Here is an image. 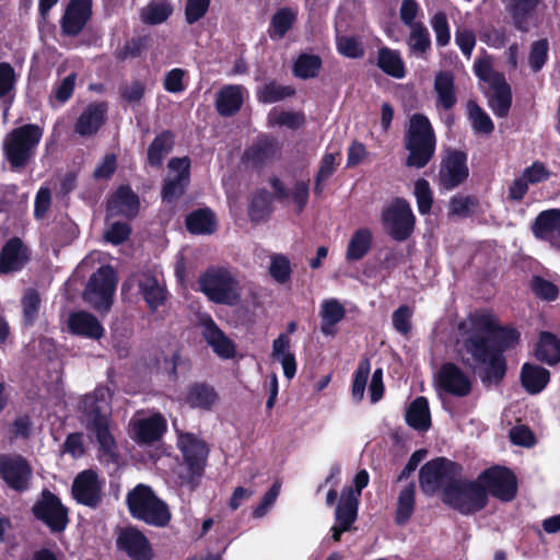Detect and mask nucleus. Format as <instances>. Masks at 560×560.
<instances>
[{
    "instance_id": "nucleus-1",
    "label": "nucleus",
    "mask_w": 560,
    "mask_h": 560,
    "mask_svg": "<svg viewBox=\"0 0 560 560\" xmlns=\"http://www.w3.org/2000/svg\"><path fill=\"white\" fill-rule=\"evenodd\" d=\"M460 328L468 334L464 340V349L483 368V381L500 382L506 373L503 352L518 342V331L498 327L489 316L478 313L471 314Z\"/></svg>"
},
{
    "instance_id": "nucleus-2",
    "label": "nucleus",
    "mask_w": 560,
    "mask_h": 560,
    "mask_svg": "<svg viewBox=\"0 0 560 560\" xmlns=\"http://www.w3.org/2000/svg\"><path fill=\"white\" fill-rule=\"evenodd\" d=\"M112 394L107 387H97L92 394L84 396L82 411L86 427L97 440L100 450L109 459L116 456V442L110 430Z\"/></svg>"
},
{
    "instance_id": "nucleus-3",
    "label": "nucleus",
    "mask_w": 560,
    "mask_h": 560,
    "mask_svg": "<svg viewBox=\"0 0 560 560\" xmlns=\"http://www.w3.org/2000/svg\"><path fill=\"white\" fill-rule=\"evenodd\" d=\"M406 149L409 151L406 164L411 167H424L435 152L436 139L432 125L422 114H413L406 132Z\"/></svg>"
},
{
    "instance_id": "nucleus-4",
    "label": "nucleus",
    "mask_w": 560,
    "mask_h": 560,
    "mask_svg": "<svg viewBox=\"0 0 560 560\" xmlns=\"http://www.w3.org/2000/svg\"><path fill=\"white\" fill-rule=\"evenodd\" d=\"M199 290L213 303L234 306L242 296L237 278L224 267H211L200 275Z\"/></svg>"
},
{
    "instance_id": "nucleus-5",
    "label": "nucleus",
    "mask_w": 560,
    "mask_h": 560,
    "mask_svg": "<svg viewBox=\"0 0 560 560\" xmlns=\"http://www.w3.org/2000/svg\"><path fill=\"white\" fill-rule=\"evenodd\" d=\"M43 129L34 124L14 128L3 140V151L12 170L24 167L35 154Z\"/></svg>"
},
{
    "instance_id": "nucleus-6",
    "label": "nucleus",
    "mask_w": 560,
    "mask_h": 560,
    "mask_svg": "<svg viewBox=\"0 0 560 560\" xmlns=\"http://www.w3.org/2000/svg\"><path fill=\"white\" fill-rule=\"evenodd\" d=\"M127 503L131 515L147 524L165 526L171 520L167 505L144 485H138L128 493Z\"/></svg>"
},
{
    "instance_id": "nucleus-7",
    "label": "nucleus",
    "mask_w": 560,
    "mask_h": 560,
    "mask_svg": "<svg viewBox=\"0 0 560 560\" xmlns=\"http://www.w3.org/2000/svg\"><path fill=\"white\" fill-rule=\"evenodd\" d=\"M443 501L463 514H471L486 506L488 494L479 478L470 481L457 477L444 491Z\"/></svg>"
},
{
    "instance_id": "nucleus-8",
    "label": "nucleus",
    "mask_w": 560,
    "mask_h": 560,
    "mask_svg": "<svg viewBox=\"0 0 560 560\" xmlns=\"http://www.w3.org/2000/svg\"><path fill=\"white\" fill-rule=\"evenodd\" d=\"M177 445L184 456L186 467V471L179 474L182 483L194 489L203 472L209 453L208 447L197 435L184 432H178Z\"/></svg>"
},
{
    "instance_id": "nucleus-9",
    "label": "nucleus",
    "mask_w": 560,
    "mask_h": 560,
    "mask_svg": "<svg viewBox=\"0 0 560 560\" xmlns=\"http://www.w3.org/2000/svg\"><path fill=\"white\" fill-rule=\"evenodd\" d=\"M460 470L462 467L450 459L443 457L432 459L419 471L421 490L428 495H432L440 489L444 492L460 476Z\"/></svg>"
},
{
    "instance_id": "nucleus-10",
    "label": "nucleus",
    "mask_w": 560,
    "mask_h": 560,
    "mask_svg": "<svg viewBox=\"0 0 560 560\" xmlns=\"http://www.w3.org/2000/svg\"><path fill=\"white\" fill-rule=\"evenodd\" d=\"M117 285V276L109 266L94 272L84 291V300L97 311H108Z\"/></svg>"
},
{
    "instance_id": "nucleus-11",
    "label": "nucleus",
    "mask_w": 560,
    "mask_h": 560,
    "mask_svg": "<svg viewBox=\"0 0 560 560\" xmlns=\"http://www.w3.org/2000/svg\"><path fill=\"white\" fill-rule=\"evenodd\" d=\"M415 222L411 207L405 199H395L382 212L384 230L398 242L405 241L411 235Z\"/></svg>"
},
{
    "instance_id": "nucleus-12",
    "label": "nucleus",
    "mask_w": 560,
    "mask_h": 560,
    "mask_svg": "<svg viewBox=\"0 0 560 560\" xmlns=\"http://www.w3.org/2000/svg\"><path fill=\"white\" fill-rule=\"evenodd\" d=\"M132 285L138 287L139 293L142 295L150 308L159 307L166 300V290L163 279L153 270L132 275L122 284V290L129 289Z\"/></svg>"
},
{
    "instance_id": "nucleus-13",
    "label": "nucleus",
    "mask_w": 560,
    "mask_h": 560,
    "mask_svg": "<svg viewBox=\"0 0 560 560\" xmlns=\"http://www.w3.org/2000/svg\"><path fill=\"white\" fill-rule=\"evenodd\" d=\"M478 478L487 493L490 492L502 501H511L516 495V477L508 468L491 467L485 470Z\"/></svg>"
},
{
    "instance_id": "nucleus-14",
    "label": "nucleus",
    "mask_w": 560,
    "mask_h": 560,
    "mask_svg": "<svg viewBox=\"0 0 560 560\" xmlns=\"http://www.w3.org/2000/svg\"><path fill=\"white\" fill-rule=\"evenodd\" d=\"M34 515L44 522L52 532H61L68 524V511L60 500L49 491L33 505Z\"/></svg>"
},
{
    "instance_id": "nucleus-15",
    "label": "nucleus",
    "mask_w": 560,
    "mask_h": 560,
    "mask_svg": "<svg viewBox=\"0 0 560 560\" xmlns=\"http://www.w3.org/2000/svg\"><path fill=\"white\" fill-rule=\"evenodd\" d=\"M440 390L456 397H466L472 388L471 377L455 363H444L435 376Z\"/></svg>"
},
{
    "instance_id": "nucleus-16",
    "label": "nucleus",
    "mask_w": 560,
    "mask_h": 560,
    "mask_svg": "<svg viewBox=\"0 0 560 560\" xmlns=\"http://www.w3.org/2000/svg\"><path fill=\"white\" fill-rule=\"evenodd\" d=\"M468 174L466 154L457 150H450L441 162L439 184L444 189L451 190L464 183Z\"/></svg>"
},
{
    "instance_id": "nucleus-17",
    "label": "nucleus",
    "mask_w": 560,
    "mask_h": 560,
    "mask_svg": "<svg viewBox=\"0 0 560 560\" xmlns=\"http://www.w3.org/2000/svg\"><path fill=\"white\" fill-rule=\"evenodd\" d=\"M199 326L207 345L219 358L226 360L235 357L234 341L220 329L210 315L202 314L199 317Z\"/></svg>"
},
{
    "instance_id": "nucleus-18",
    "label": "nucleus",
    "mask_w": 560,
    "mask_h": 560,
    "mask_svg": "<svg viewBox=\"0 0 560 560\" xmlns=\"http://www.w3.org/2000/svg\"><path fill=\"white\" fill-rule=\"evenodd\" d=\"M0 476L10 488L22 492L28 488L32 469L23 457L3 455L0 456Z\"/></svg>"
},
{
    "instance_id": "nucleus-19",
    "label": "nucleus",
    "mask_w": 560,
    "mask_h": 560,
    "mask_svg": "<svg viewBox=\"0 0 560 560\" xmlns=\"http://www.w3.org/2000/svg\"><path fill=\"white\" fill-rule=\"evenodd\" d=\"M103 481L93 470L80 472L72 483V495L81 504L95 508L102 500Z\"/></svg>"
},
{
    "instance_id": "nucleus-20",
    "label": "nucleus",
    "mask_w": 560,
    "mask_h": 560,
    "mask_svg": "<svg viewBox=\"0 0 560 560\" xmlns=\"http://www.w3.org/2000/svg\"><path fill=\"white\" fill-rule=\"evenodd\" d=\"M189 168L190 160L186 156L174 158L168 162L170 172L162 190L165 200L172 201L182 196L189 182Z\"/></svg>"
},
{
    "instance_id": "nucleus-21",
    "label": "nucleus",
    "mask_w": 560,
    "mask_h": 560,
    "mask_svg": "<svg viewBox=\"0 0 560 560\" xmlns=\"http://www.w3.org/2000/svg\"><path fill=\"white\" fill-rule=\"evenodd\" d=\"M166 420L161 413H152L147 417H133L130 420L132 438L139 443H152L158 441L166 431Z\"/></svg>"
},
{
    "instance_id": "nucleus-22",
    "label": "nucleus",
    "mask_w": 560,
    "mask_h": 560,
    "mask_svg": "<svg viewBox=\"0 0 560 560\" xmlns=\"http://www.w3.org/2000/svg\"><path fill=\"white\" fill-rule=\"evenodd\" d=\"M107 105L103 102L89 104L74 124V132L81 137H92L104 125Z\"/></svg>"
},
{
    "instance_id": "nucleus-23",
    "label": "nucleus",
    "mask_w": 560,
    "mask_h": 560,
    "mask_svg": "<svg viewBox=\"0 0 560 560\" xmlns=\"http://www.w3.org/2000/svg\"><path fill=\"white\" fill-rule=\"evenodd\" d=\"M533 233L537 238L560 248V209L540 212L533 224Z\"/></svg>"
},
{
    "instance_id": "nucleus-24",
    "label": "nucleus",
    "mask_w": 560,
    "mask_h": 560,
    "mask_svg": "<svg viewBox=\"0 0 560 560\" xmlns=\"http://www.w3.org/2000/svg\"><path fill=\"white\" fill-rule=\"evenodd\" d=\"M92 0H71L62 18V31L67 35H78L91 15Z\"/></svg>"
},
{
    "instance_id": "nucleus-25",
    "label": "nucleus",
    "mask_w": 560,
    "mask_h": 560,
    "mask_svg": "<svg viewBox=\"0 0 560 560\" xmlns=\"http://www.w3.org/2000/svg\"><path fill=\"white\" fill-rule=\"evenodd\" d=\"M117 544L132 560H150L152 556L148 539L136 528H125L120 532Z\"/></svg>"
},
{
    "instance_id": "nucleus-26",
    "label": "nucleus",
    "mask_w": 560,
    "mask_h": 560,
    "mask_svg": "<svg viewBox=\"0 0 560 560\" xmlns=\"http://www.w3.org/2000/svg\"><path fill=\"white\" fill-rule=\"evenodd\" d=\"M358 502L352 494H342L335 512L336 524L331 527L334 541H339L341 534L351 529L358 516Z\"/></svg>"
},
{
    "instance_id": "nucleus-27",
    "label": "nucleus",
    "mask_w": 560,
    "mask_h": 560,
    "mask_svg": "<svg viewBox=\"0 0 560 560\" xmlns=\"http://www.w3.org/2000/svg\"><path fill=\"white\" fill-rule=\"evenodd\" d=\"M30 258L27 247L18 237L9 240L0 254V272H14L23 268Z\"/></svg>"
},
{
    "instance_id": "nucleus-28",
    "label": "nucleus",
    "mask_w": 560,
    "mask_h": 560,
    "mask_svg": "<svg viewBox=\"0 0 560 560\" xmlns=\"http://www.w3.org/2000/svg\"><path fill=\"white\" fill-rule=\"evenodd\" d=\"M68 326L72 334L90 339H100L104 335V328L98 319L84 311L70 314Z\"/></svg>"
},
{
    "instance_id": "nucleus-29",
    "label": "nucleus",
    "mask_w": 560,
    "mask_h": 560,
    "mask_svg": "<svg viewBox=\"0 0 560 560\" xmlns=\"http://www.w3.org/2000/svg\"><path fill=\"white\" fill-rule=\"evenodd\" d=\"M138 196L129 187H120L107 202L108 215H124L132 218L138 213Z\"/></svg>"
},
{
    "instance_id": "nucleus-30",
    "label": "nucleus",
    "mask_w": 560,
    "mask_h": 560,
    "mask_svg": "<svg viewBox=\"0 0 560 560\" xmlns=\"http://www.w3.org/2000/svg\"><path fill=\"white\" fill-rule=\"evenodd\" d=\"M487 96L494 115L505 117L509 114L512 95L505 78L495 79L494 83L488 86Z\"/></svg>"
},
{
    "instance_id": "nucleus-31",
    "label": "nucleus",
    "mask_w": 560,
    "mask_h": 560,
    "mask_svg": "<svg viewBox=\"0 0 560 560\" xmlns=\"http://www.w3.org/2000/svg\"><path fill=\"white\" fill-rule=\"evenodd\" d=\"M270 184L278 200L285 201L291 198L298 212L303 211L306 207L310 190L308 182L298 180L294 183L291 190H288L283 183L277 177L271 178Z\"/></svg>"
},
{
    "instance_id": "nucleus-32",
    "label": "nucleus",
    "mask_w": 560,
    "mask_h": 560,
    "mask_svg": "<svg viewBox=\"0 0 560 560\" xmlns=\"http://www.w3.org/2000/svg\"><path fill=\"white\" fill-rule=\"evenodd\" d=\"M550 381V373L547 369L525 363L521 370V383L528 394L541 393Z\"/></svg>"
},
{
    "instance_id": "nucleus-33",
    "label": "nucleus",
    "mask_w": 560,
    "mask_h": 560,
    "mask_svg": "<svg viewBox=\"0 0 560 560\" xmlns=\"http://www.w3.org/2000/svg\"><path fill=\"white\" fill-rule=\"evenodd\" d=\"M279 150L278 142L275 139L264 138L245 151L244 160L254 166L262 165L276 159Z\"/></svg>"
},
{
    "instance_id": "nucleus-34",
    "label": "nucleus",
    "mask_w": 560,
    "mask_h": 560,
    "mask_svg": "<svg viewBox=\"0 0 560 560\" xmlns=\"http://www.w3.org/2000/svg\"><path fill=\"white\" fill-rule=\"evenodd\" d=\"M376 66L387 75L402 79L406 75L405 62L398 50L381 47L377 51Z\"/></svg>"
},
{
    "instance_id": "nucleus-35",
    "label": "nucleus",
    "mask_w": 560,
    "mask_h": 560,
    "mask_svg": "<svg viewBox=\"0 0 560 560\" xmlns=\"http://www.w3.org/2000/svg\"><path fill=\"white\" fill-rule=\"evenodd\" d=\"M184 400L190 408L210 410L217 401V393L208 384L195 383L187 388Z\"/></svg>"
},
{
    "instance_id": "nucleus-36",
    "label": "nucleus",
    "mask_w": 560,
    "mask_h": 560,
    "mask_svg": "<svg viewBox=\"0 0 560 560\" xmlns=\"http://www.w3.org/2000/svg\"><path fill=\"white\" fill-rule=\"evenodd\" d=\"M243 104V89L240 85H226L220 90L217 96L215 106L220 115L231 116L236 113Z\"/></svg>"
},
{
    "instance_id": "nucleus-37",
    "label": "nucleus",
    "mask_w": 560,
    "mask_h": 560,
    "mask_svg": "<svg viewBox=\"0 0 560 560\" xmlns=\"http://www.w3.org/2000/svg\"><path fill=\"white\" fill-rule=\"evenodd\" d=\"M536 358L549 365L560 362V338L551 332L542 331L535 349Z\"/></svg>"
},
{
    "instance_id": "nucleus-38",
    "label": "nucleus",
    "mask_w": 560,
    "mask_h": 560,
    "mask_svg": "<svg viewBox=\"0 0 560 560\" xmlns=\"http://www.w3.org/2000/svg\"><path fill=\"white\" fill-rule=\"evenodd\" d=\"M406 421L418 431H427L430 428L431 415L425 397L420 396L410 404L406 412Z\"/></svg>"
},
{
    "instance_id": "nucleus-39",
    "label": "nucleus",
    "mask_w": 560,
    "mask_h": 560,
    "mask_svg": "<svg viewBox=\"0 0 560 560\" xmlns=\"http://www.w3.org/2000/svg\"><path fill=\"white\" fill-rule=\"evenodd\" d=\"M346 310L336 299L326 300L322 303L320 317L322 332L326 336L335 334V326L343 319Z\"/></svg>"
},
{
    "instance_id": "nucleus-40",
    "label": "nucleus",
    "mask_w": 560,
    "mask_h": 560,
    "mask_svg": "<svg viewBox=\"0 0 560 560\" xmlns=\"http://www.w3.org/2000/svg\"><path fill=\"white\" fill-rule=\"evenodd\" d=\"M372 245V232L368 228H360L351 235L346 258L349 261L361 260L370 250Z\"/></svg>"
},
{
    "instance_id": "nucleus-41",
    "label": "nucleus",
    "mask_w": 560,
    "mask_h": 560,
    "mask_svg": "<svg viewBox=\"0 0 560 560\" xmlns=\"http://www.w3.org/2000/svg\"><path fill=\"white\" fill-rule=\"evenodd\" d=\"M173 147L174 135L171 131L159 133L148 148V163L153 167L161 166Z\"/></svg>"
},
{
    "instance_id": "nucleus-42",
    "label": "nucleus",
    "mask_w": 560,
    "mask_h": 560,
    "mask_svg": "<svg viewBox=\"0 0 560 560\" xmlns=\"http://www.w3.org/2000/svg\"><path fill=\"white\" fill-rule=\"evenodd\" d=\"M434 90L438 95V105L451 109L456 104L454 78L450 72H440L434 80Z\"/></svg>"
},
{
    "instance_id": "nucleus-43",
    "label": "nucleus",
    "mask_w": 560,
    "mask_h": 560,
    "mask_svg": "<svg viewBox=\"0 0 560 560\" xmlns=\"http://www.w3.org/2000/svg\"><path fill=\"white\" fill-rule=\"evenodd\" d=\"M407 47L409 54L418 58H424L425 54L431 49L430 33L423 23H419V25L410 28Z\"/></svg>"
},
{
    "instance_id": "nucleus-44",
    "label": "nucleus",
    "mask_w": 560,
    "mask_h": 560,
    "mask_svg": "<svg viewBox=\"0 0 560 560\" xmlns=\"http://www.w3.org/2000/svg\"><path fill=\"white\" fill-rule=\"evenodd\" d=\"M186 228L192 234H211L215 231V219L209 209L191 212L186 219Z\"/></svg>"
},
{
    "instance_id": "nucleus-45",
    "label": "nucleus",
    "mask_w": 560,
    "mask_h": 560,
    "mask_svg": "<svg viewBox=\"0 0 560 560\" xmlns=\"http://www.w3.org/2000/svg\"><path fill=\"white\" fill-rule=\"evenodd\" d=\"M298 11L292 8L279 9L270 23V37L281 39L296 21Z\"/></svg>"
},
{
    "instance_id": "nucleus-46",
    "label": "nucleus",
    "mask_w": 560,
    "mask_h": 560,
    "mask_svg": "<svg viewBox=\"0 0 560 560\" xmlns=\"http://www.w3.org/2000/svg\"><path fill=\"white\" fill-rule=\"evenodd\" d=\"M512 18L517 30L527 32L538 0H512Z\"/></svg>"
},
{
    "instance_id": "nucleus-47",
    "label": "nucleus",
    "mask_w": 560,
    "mask_h": 560,
    "mask_svg": "<svg viewBox=\"0 0 560 560\" xmlns=\"http://www.w3.org/2000/svg\"><path fill=\"white\" fill-rule=\"evenodd\" d=\"M322 68V59L314 54H301L294 62L293 73L296 78L306 80L317 77Z\"/></svg>"
},
{
    "instance_id": "nucleus-48",
    "label": "nucleus",
    "mask_w": 560,
    "mask_h": 560,
    "mask_svg": "<svg viewBox=\"0 0 560 560\" xmlns=\"http://www.w3.org/2000/svg\"><path fill=\"white\" fill-rule=\"evenodd\" d=\"M415 486L408 485L401 489L396 510V523L401 525L408 522L415 510Z\"/></svg>"
},
{
    "instance_id": "nucleus-49",
    "label": "nucleus",
    "mask_w": 560,
    "mask_h": 560,
    "mask_svg": "<svg viewBox=\"0 0 560 560\" xmlns=\"http://www.w3.org/2000/svg\"><path fill=\"white\" fill-rule=\"evenodd\" d=\"M294 94V89L289 85H280L275 82L259 88L257 95L262 103H276Z\"/></svg>"
},
{
    "instance_id": "nucleus-50",
    "label": "nucleus",
    "mask_w": 560,
    "mask_h": 560,
    "mask_svg": "<svg viewBox=\"0 0 560 560\" xmlns=\"http://www.w3.org/2000/svg\"><path fill=\"white\" fill-rule=\"evenodd\" d=\"M291 272V264L287 256L275 254L270 257L269 273L276 282L287 283L290 280Z\"/></svg>"
},
{
    "instance_id": "nucleus-51",
    "label": "nucleus",
    "mask_w": 560,
    "mask_h": 560,
    "mask_svg": "<svg viewBox=\"0 0 560 560\" xmlns=\"http://www.w3.org/2000/svg\"><path fill=\"white\" fill-rule=\"evenodd\" d=\"M272 198L268 191L260 190L253 196L249 206V217L254 221L265 219L271 212Z\"/></svg>"
},
{
    "instance_id": "nucleus-52",
    "label": "nucleus",
    "mask_w": 560,
    "mask_h": 560,
    "mask_svg": "<svg viewBox=\"0 0 560 560\" xmlns=\"http://www.w3.org/2000/svg\"><path fill=\"white\" fill-rule=\"evenodd\" d=\"M371 371V364L368 359L361 360L355 372L353 375V383H352V397L353 399L359 402L364 397V392L369 378V374Z\"/></svg>"
},
{
    "instance_id": "nucleus-53",
    "label": "nucleus",
    "mask_w": 560,
    "mask_h": 560,
    "mask_svg": "<svg viewBox=\"0 0 560 560\" xmlns=\"http://www.w3.org/2000/svg\"><path fill=\"white\" fill-rule=\"evenodd\" d=\"M430 25L435 34L436 45L445 47L451 40V31L447 16L444 12L439 11L430 19Z\"/></svg>"
},
{
    "instance_id": "nucleus-54",
    "label": "nucleus",
    "mask_w": 560,
    "mask_h": 560,
    "mask_svg": "<svg viewBox=\"0 0 560 560\" xmlns=\"http://www.w3.org/2000/svg\"><path fill=\"white\" fill-rule=\"evenodd\" d=\"M413 194L419 212L421 214H428L433 203V194L429 182L424 178L417 179L415 183Z\"/></svg>"
},
{
    "instance_id": "nucleus-55",
    "label": "nucleus",
    "mask_w": 560,
    "mask_h": 560,
    "mask_svg": "<svg viewBox=\"0 0 560 560\" xmlns=\"http://www.w3.org/2000/svg\"><path fill=\"white\" fill-rule=\"evenodd\" d=\"M172 13V7L165 2L150 3L141 11V19L149 24H160L167 20Z\"/></svg>"
},
{
    "instance_id": "nucleus-56",
    "label": "nucleus",
    "mask_w": 560,
    "mask_h": 560,
    "mask_svg": "<svg viewBox=\"0 0 560 560\" xmlns=\"http://www.w3.org/2000/svg\"><path fill=\"white\" fill-rule=\"evenodd\" d=\"M336 46L338 52L348 58L355 59L364 55L363 45L354 36L338 35L336 37Z\"/></svg>"
},
{
    "instance_id": "nucleus-57",
    "label": "nucleus",
    "mask_w": 560,
    "mask_h": 560,
    "mask_svg": "<svg viewBox=\"0 0 560 560\" xmlns=\"http://www.w3.org/2000/svg\"><path fill=\"white\" fill-rule=\"evenodd\" d=\"M21 303L23 307V318L25 324L33 325L40 306L39 294L33 289H27L22 298Z\"/></svg>"
},
{
    "instance_id": "nucleus-58",
    "label": "nucleus",
    "mask_w": 560,
    "mask_h": 560,
    "mask_svg": "<svg viewBox=\"0 0 560 560\" xmlns=\"http://www.w3.org/2000/svg\"><path fill=\"white\" fill-rule=\"evenodd\" d=\"M55 233L59 244L72 242L79 234L78 225L67 215H61L55 223Z\"/></svg>"
},
{
    "instance_id": "nucleus-59",
    "label": "nucleus",
    "mask_w": 560,
    "mask_h": 560,
    "mask_svg": "<svg viewBox=\"0 0 560 560\" xmlns=\"http://www.w3.org/2000/svg\"><path fill=\"white\" fill-rule=\"evenodd\" d=\"M468 112L472 128L477 132L489 135L493 131L492 120L477 104L470 102L468 104Z\"/></svg>"
},
{
    "instance_id": "nucleus-60",
    "label": "nucleus",
    "mask_w": 560,
    "mask_h": 560,
    "mask_svg": "<svg viewBox=\"0 0 560 560\" xmlns=\"http://www.w3.org/2000/svg\"><path fill=\"white\" fill-rule=\"evenodd\" d=\"M549 44L547 39H539L532 44L528 63L534 72L539 71L548 59Z\"/></svg>"
},
{
    "instance_id": "nucleus-61",
    "label": "nucleus",
    "mask_w": 560,
    "mask_h": 560,
    "mask_svg": "<svg viewBox=\"0 0 560 560\" xmlns=\"http://www.w3.org/2000/svg\"><path fill=\"white\" fill-rule=\"evenodd\" d=\"M412 310L408 305L399 306L392 316V323L397 332L407 336L411 330Z\"/></svg>"
},
{
    "instance_id": "nucleus-62",
    "label": "nucleus",
    "mask_w": 560,
    "mask_h": 560,
    "mask_svg": "<svg viewBox=\"0 0 560 560\" xmlns=\"http://www.w3.org/2000/svg\"><path fill=\"white\" fill-rule=\"evenodd\" d=\"M522 175L526 178L529 185H535L548 180L551 172L544 163L536 161L530 166L526 167Z\"/></svg>"
},
{
    "instance_id": "nucleus-63",
    "label": "nucleus",
    "mask_w": 560,
    "mask_h": 560,
    "mask_svg": "<svg viewBox=\"0 0 560 560\" xmlns=\"http://www.w3.org/2000/svg\"><path fill=\"white\" fill-rule=\"evenodd\" d=\"M210 0H188L186 3L185 15L189 24L199 21L208 11Z\"/></svg>"
},
{
    "instance_id": "nucleus-64",
    "label": "nucleus",
    "mask_w": 560,
    "mask_h": 560,
    "mask_svg": "<svg viewBox=\"0 0 560 560\" xmlns=\"http://www.w3.org/2000/svg\"><path fill=\"white\" fill-rule=\"evenodd\" d=\"M186 72L183 69L175 68L168 71L164 78V89L171 93H179L185 90L184 77Z\"/></svg>"
}]
</instances>
